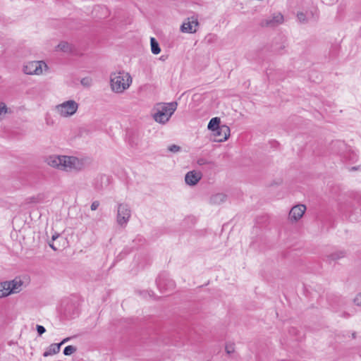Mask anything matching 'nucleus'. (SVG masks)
Wrapping results in <instances>:
<instances>
[{"label": "nucleus", "mask_w": 361, "mask_h": 361, "mask_svg": "<svg viewBox=\"0 0 361 361\" xmlns=\"http://www.w3.org/2000/svg\"><path fill=\"white\" fill-rule=\"evenodd\" d=\"M344 255H345V252L343 251H338V252H336L333 253L331 255V257L332 259L336 260V259L343 257Z\"/></svg>", "instance_id": "nucleus-21"}, {"label": "nucleus", "mask_w": 361, "mask_h": 361, "mask_svg": "<svg viewBox=\"0 0 361 361\" xmlns=\"http://www.w3.org/2000/svg\"><path fill=\"white\" fill-rule=\"evenodd\" d=\"M37 331L39 335H42L46 331V329L43 326L37 325Z\"/></svg>", "instance_id": "nucleus-27"}, {"label": "nucleus", "mask_w": 361, "mask_h": 361, "mask_svg": "<svg viewBox=\"0 0 361 361\" xmlns=\"http://www.w3.org/2000/svg\"><path fill=\"white\" fill-rule=\"evenodd\" d=\"M23 288V281L20 278L0 283V299L20 293Z\"/></svg>", "instance_id": "nucleus-4"}, {"label": "nucleus", "mask_w": 361, "mask_h": 361, "mask_svg": "<svg viewBox=\"0 0 361 361\" xmlns=\"http://www.w3.org/2000/svg\"><path fill=\"white\" fill-rule=\"evenodd\" d=\"M27 203H37L39 202L38 198L36 197H31L26 200Z\"/></svg>", "instance_id": "nucleus-29"}, {"label": "nucleus", "mask_w": 361, "mask_h": 361, "mask_svg": "<svg viewBox=\"0 0 361 361\" xmlns=\"http://www.w3.org/2000/svg\"><path fill=\"white\" fill-rule=\"evenodd\" d=\"M99 201H94L92 204H91V206H90V208L92 211H94L96 209H97V208L99 207Z\"/></svg>", "instance_id": "nucleus-28"}, {"label": "nucleus", "mask_w": 361, "mask_h": 361, "mask_svg": "<svg viewBox=\"0 0 361 361\" xmlns=\"http://www.w3.org/2000/svg\"><path fill=\"white\" fill-rule=\"evenodd\" d=\"M150 44H151V51H152V54H159L161 51V49L159 47V43L154 37H151Z\"/></svg>", "instance_id": "nucleus-16"}, {"label": "nucleus", "mask_w": 361, "mask_h": 361, "mask_svg": "<svg viewBox=\"0 0 361 361\" xmlns=\"http://www.w3.org/2000/svg\"><path fill=\"white\" fill-rule=\"evenodd\" d=\"M79 104L74 100L65 101L55 106V111L61 117L68 118L73 116L78 111Z\"/></svg>", "instance_id": "nucleus-5"}, {"label": "nucleus", "mask_w": 361, "mask_h": 361, "mask_svg": "<svg viewBox=\"0 0 361 361\" xmlns=\"http://www.w3.org/2000/svg\"><path fill=\"white\" fill-rule=\"evenodd\" d=\"M226 352L230 355L235 351V347L233 343H227L225 347Z\"/></svg>", "instance_id": "nucleus-22"}, {"label": "nucleus", "mask_w": 361, "mask_h": 361, "mask_svg": "<svg viewBox=\"0 0 361 361\" xmlns=\"http://www.w3.org/2000/svg\"><path fill=\"white\" fill-rule=\"evenodd\" d=\"M23 70L27 75H40L48 71L49 67L43 61H32L25 63Z\"/></svg>", "instance_id": "nucleus-6"}, {"label": "nucleus", "mask_w": 361, "mask_h": 361, "mask_svg": "<svg viewBox=\"0 0 361 361\" xmlns=\"http://www.w3.org/2000/svg\"><path fill=\"white\" fill-rule=\"evenodd\" d=\"M353 303L356 306L361 307V293H357L353 298Z\"/></svg>", "instance_id": "nucleus-24"}, {"label": "nucleus", "mask_w": 361, "mask_h": 361, "mask_svg": "<svg viewBox=\"0 0 361 361\" xmlns=\"http://www.w3.org/2000/svg\"><path fill=\"white\" fill-rule=\"evenodd\" d=\"M230 132L228 126L226 125L221 126V128L214 131V136L216 137L214 141L219 142L226 141L230 136Z\"/></svg>", "instance_id": "nucleus-10"}, {"label": "nucleus", "mask_w": 361, "mask_h": 361, "mask_svg": "<svg viewBox=\"0 0 361 361\" xmlns=\"http://www.w3.org/2000/svg\"><path fill=\"white\" fill-rule=\"evenodd\" d=\"M168 150L173 153H177L180 151V147L176 145H171L168 147Z\"/></svg>", "instance_id": "nucleus-23"}, {"label": "nucleus", "mask_w": 361, "mask_h": 361, "mask_svg": "<svg viewBox=\"0 0 361 361\" xmlns=\"http://www.w3.org/2000/svg\"><path fill=\"white\" fill-rule=\"evenodd\" d=\"M226 200V195L224 193H216L211 196L209 203L212 204H220Z\"/></svg>", "instance_id": "nucleus-14"}, {"label": "nucleus", "mask_w": 361, "mask_h": 361, "mask_svg": "<svg viewBox=\"0 0 361 361\" xmlns=\"http://www.w3.org/2000/svg\"><path fill=\"white\" fill-rule=\"evenodd\" d=\"M177 106L176 102L157 103L152 109V116L157 123L164 125L169 122Z\"/></svg>", "instance_id": "nucleus-2"}, {"label": "nucleus", "mask_w": 361, "mask_h": 361, "mask_svg": "<svg viewBox=\"0 0 361 361\" xmlns=\"http://www.w3.org/2000/svg\"><path fill=\"white\" fill-rule=\"evenodd\" d=\"M77 350V348L73 345H68L63 350V354L65 355H71Z\"/></svg>", "instance_id": "nucleus-19"}, {"label": "nucleus", "mask_w": 361, "mask_h": 361, "mask_svg": "<svg viewBox=\"0 0 361 361\" xmlns=\"http://www.w3.org/2000/svg\"><path fill=\"white\" fill-rule=\"evenodd\" d=\"M133 82L132 77L128 72L120 71L110 75V87L112 92L121 94L127 90Z\"/></svg>", "instance_id": "nucleus-3"}, {"label": "nucleus", "mask_w": 361, "mask_h": 361, "mask_svg": "<svg viewBox=\"0 0 361 361\" xmlns=\"http://www.w3.org/2000/svg\"><path fill=\"white\" fill-rule=\"evenodd\" d=\"M283 22V16L281 13L274 15L271 19L267 20L265 25L267 26H276Z\"/></svg>", "instance_id": "nucleus-13"}, {"label": "nucleus", "mask_w": 361, "mask_h": 361, "mask_svg": "<svg viewBox=\"0 0 361 361\" xmlns=\"http://www.w3.org/2000/svg\"><path fill=\"white\" fill-rule=\"evenodd\" d=\"M131 209L126 203H118L116 210V223L122 228H125L131 217Z\"/></svg>", "instance_id": "nucleus-7"}, {"label": "nucleus", "mask_w": 361, "mask_h": 361, "mask_svg": "<svg viewBox=\"0 0 361 361\" xmlns=\"http://www.w3.org/2000/svg\"><path fill=\"white\" fill-rule=\"evenodd\" d=\"M61 343H52L44 352L43 356L48 357L58 353L60 351Z\"/></svg>", "instance_id": "nucleus-12"}, {"label": "nucleus", "mask_w": 361, "mask_h": 361, "mask_svg": "<svg viewBox=\"0 0 361 361\" xmlns=\"http://www.w3.org/2000/svg\"><path fill=\"white\" fill-rule=\"evenodd\" d=\"M11 112V109L8 108L4 102H0V120L3 119L6 114Z\"/></svg>", "instance_id": "nucleus-17"}, {"label": "nucleus", "mask_w": 361, "mask_h": 361, "mask_svg": "<svg viewBox=\"0 0 361 361\" xmlns=\"http://www.w3.org/2000/svg\"><path fill=\"white\" fill-rule=\"evenodd\" d=\"M202 173L197 171H190L185 174V181L187 185H195L202 178Z\"/></svg>", "instance_id": "nucleus-11"}, {"label": "nucleus", "mask_w": 361, "mask_h": 361, "mask_svg": "<svg viewBox=\"0 0 361 361\" xmlns=\"http://www.w3.org/2000/svg\"><path fill=\"white\" fill-rule=\"evenodd\" d=\"M81 85L85 87H89L92 85V80L90 78H84L80 81Z\"/></svg>", "instance_id": "nucleus-20"}, {"label": "nucleus", "mask_w": 361, "mask_h": 361, "mask_svg": "<svg viewBox=\"0 0 361 361\" xmlns=\"http://www.w3.org/2000/svg\"><path fill=\"white\" fill-rule=\"evenodd\" d=\"M306 211V207L304 204H297L293 207L289 212L288 218L291 222H296L300 219Z\"/></svg>", "instance_id": "nucleus-9"}, {"label": "nucleus", "mask_w": 361, "mask_h": 361, "mask_svg": "<svg viewBox=\"0 0 361 361\" xmlns=\"http://www.w3.org/2000/svg\"><path fill=\"white\" fill-rule=\"evenodd\" d=\"M220 122H221V120L219 117L212 118L209 122V124L207 126L208 129L213 132L214 130H218L219 128H221Z\"/></svg>", "instance_id": "nucleus-15"}, {"label": "nucleus", "mask_w": 361, "mask_h": 361, "mask_svg": "<svg viewBox=\"0 0 361 361\" xmlns=\"http://www.w3.org/2000/svg\"><path fill=\"white\" fill-rule=\"evenodd\" d=\"M56 50L62 51L63 52H68L71 50V47L68 42H61L57 45Z\"/></svg>", "instance_id": "nucleus-18"}, {"label": "nucleus", "mask_w": 361, "mask_h": 361, "mask_svg": "<svg viewBox=\"0 0 361 361\" xmlns=\"http://www.w3.org/2000/svg\"><path fill=\"white\" fill-rule=\"evenodd\" d=\"M59 237V235L56 234V235H54L51 238V240L52 242L51 243H49V246L54 250H59V247L55 245V244L54 243V241L56 240Z\"/></svg>", "instance_id": "nucleus-25"}, {"label": "nucleus", "mask_w": 361, "mask_h": 361, "mask_svg": "<svg viewBox=\"0 0 361 361\" xmlns=\"http://www.w3.org/2000/svg\"><path fill=\"white\" fill-rule=\"evenodd\" d=\"M298 19L300 23H306L307 22V18L305 13L300 12L298 13L297 15Z\"/></svg>", "instance_id": "nucleus-26"}, {"label": "nucleus", "mask_w": 361, "mask_h": 361, "mask_svg": "<svg viewBox=\"0 0 361 361\" xmlns=\"http://www.w3.org/2000/svg\"><path fill=\"white\" fill-rule=\"evenodd\" d=\"M49 166L66 172L80 171L85 166V160L74 156L49 155L45 159Z\"/></svg>", "instance_id": "nucleus-1"}, {"label": "nucleus", "mask_w": 361, "mask_h": 361, "mask_svg": "<svg viewBox=\"0 0 361 361\" xmlns=\"http://www.w3.org/2000/svg\"><path fill=\"white\" fill-rule=\"evenodd\" d=\"M197 163L198 164L202 165L204 164V161H203V159H200L198 160Z\"/></svg>", "instance_id": "nucleus-31"}, {"label": "nucleus", "mask_w": 361, "mask_h": 361, "mask_svg": "<svg viewBox=\"0 0 361 361\" xmlns=\"http://www.w3.org/2000/svg\"><path fill=\"white\" fill-rule=\"evenodd\" d=\"M70 340V338H64L60 343H61V345L64 344L65 343L68 342V341Z\"/></svg>", "instance_id": "nucleus-30"}, {"label": "nucleus", "mask_w": 361, "mask_h": 361, "mask_svg": "<svg viewBox=\"0 0 361 361\" xmlns=\"http://www.w3.org/2000/svg\"><path fill=\"white\" fill-rule=\"evenodd\" d=\"M199 27L198 19L196 16H191L185 20L180 30L183 33H195Z\"/></svg>", "instance_id": "nucleus-8"}]
</instances>
